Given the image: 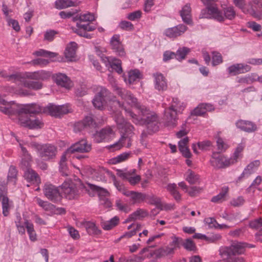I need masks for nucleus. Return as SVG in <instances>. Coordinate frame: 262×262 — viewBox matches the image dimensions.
<instances>
[{"mask_svg": "<svg viewBox=\"0 0 262 262\" xmlns=\"http://www.w3.org/2000/svg\"><path fill=\"white\" fill-rule=\"evenodd\" d=\"M117 93L122 99L129 105L135 106L140 110L141 117H138L130 110L124 108L126 114L132 118L133 122L135 124H145L149 132H156L159 128V120L157 114L147 109L144 106L140 105L138 103L137 99L128 91L117 88Z\"/></svg>", "mask_w": 262, "mask_h": 262, "instance_id": "f257e3e1", "label": "nucleus"}, {"mask_svg": "<svg viewBox=\"0 0 262 262\" xmlns=\"http://www.w3.org/2000/svg\"><path fill=\"white\" fill-rule=\"evenodd\" d=\"M115 119L118 128L120 130L121 136L119 141L109 146L108 148L117 150L122 146L129 147L132 145V138L134 135L133 126L126 122L121 115H117Z\"/></svg>", "mask_w": 262, "mask_h": 262, "instance_id": "f03ea898", "label": "nucleus"}, {"mask_svg": "<svg viewBox=\"0 0 262 262\" xmlns=\"http://www.w3.org/2000/svg\"><path fill=\"white\" fill-rule=\"evenodd\" d=\"M24 106L29 107L19 115L18 118L19 123L21 125L28 127L30 129L41 128L43 125L41 121L38 118L34 117L32 115L43 112V108L35 103L25 104Z\"/></svg>", "mask_w": 262, "mask_h": 262, "instance_id": "7ed1b4c3", "label": "nucleus"}, {"mask_svg": "<svg viewBox=\"0 0 262 262\" xmlns=\"http://www.w3.org/2000/svg\"><path fill=\"white\" fill-rule=\"evenodd\" d=\"M212 3L206 5L207 7L202 10L200 18H213L219 22L224 21L226 19L233 20L236 16V11L233 6L224 8L222 11L216 7L211 6Z\"/></svg>", "mask_w": 262, "mask_h": 262, "instance_id": "20e7f679", "label": "nucleus"}, {"mask_svg": "<svg viewBox=\"0 0 262 262\" xmlns=\"http://www.w3.org/2000/svg\"><path fill=\"white\" fill-rule=\"evenodd\" d=\"M0 76L9 81L23 85L26 78L31 80H46L50 76V74L45 71H40L25 73L15 72L8 74L5 71H0Z\"/></svg>", "mask_w": 262, "mask_h": 262, "instance_id": "39448f33", "label": "nucleus"}, {"mask_svg": "<svg viewBox=\"0 0 262 262\" xmlns=\"http://www.w3.org/2000/svg\"><path fill=\"white\" fill-rule=\"evenodd\" d=\"M21 147L22 157H21V167L24 170V177L28 182L33 184H38L40 182V178L38 174L32 169L30 168V163L32 160L31 155L28 153L26 148L19 143Z\"/></svg>", "mask_w": 262, "mask_h": 262, "instance_id": "423d86ee", "label": "nucleus"}, {"mask_svg": "<svg viewBox=\"0 0 262 262\" xmlns=\"http://www.w3.org/2000/svg\"><path fill=\"white\" fill-rule=\"evenodd\" d=\"M248 244L245 243L234 242L229 247L220 250V254L224 259H229L233 256L244 254Z\"/></svg>", "mask_w": 262, "mask_h": 262, "instance_id": "0eeeda50", "label": "nucleus"}, {"mask_svg": "<svg viewBox=\"0 0 262 262\" xmlns=\"http://www.w3.org/2000/svg\"><path fill=\"white\" fill-rule=\"evenodd\" d=\"M3 106H0V112L5 115L12 117L16 116L17 119L19 117V115L23 111L27 110L29 106H24V105H18L14 103L13 101L7 102L5 100V103H1Z\"/></svg>", "mask_w": 262, "mask_h": 262, "instance_id": "6e6552de", "label": "nucleus"}, {"mask_svg": "<svg viewBox=\"0 0 262 262\" xmlns=\"http://www.w3.org/2000/svg\"><path fill=\"white\" fill-rule=\"evenodd\" d=\"M32 147L37 149L39 156L43 160H49L54 158L57 152V149L55 146L51 144L39 145L33 142L30 144Z\"/></svg>", "mask_w": 262, "mask_h": 262, "instance_id": "1a4fd4ad", "label": "nucleus"}, {"mask_svg": "<svg viewBox=\"0 0 262 262\" xmlns=\"http://www.w3.org/2000/svg\"><path fill=\"white\" fill-rule=\"evenodd\" d=\"M211 165L215 168H223L235 163L232 158H228L218 153H213L210 160Z\"/></svg>", "mask_w": 262, "mask_h": 262, "instance_id": "9d476101", "label": "nucleus"}, {"mask_svg": "<svg viewBox=\"0 0 262 262\" xmlns=\"http://www.w3.org/2000/svg\"><path fill=\"white\" fill-rule=\"evenodd\" d=\"M89 186L92 190L97 193L101 205L106 208L112 206V203L109 199L110 193L106 189L94 184H89Z\"/></svg>", "mask_w": 262, "mask_h": 262, "instance_id": "9b49d317", "label": "nucleus"}, {"mask_svg": "<svg viewBox=\"0 0 262 262\" xmlns=\"http://www.w3.org/2000/svg\"><path fill=\"white\" fill-rule=\"evenodd\" d=\"M71 112V108L68 105H55L49 104L43 107V113H49L50 115L55 117H60Z\"/></svg>", "mask_w": 262, "mask_h": 262, "instance_id": "f8f14e48", "label": "nucleus"}, {"mask_svg": "<svg viewBox=\"0 0 262 262\" xmlns=\"http://www.w3.org/2000/svg\"><path fill=\"white\" fill-rule=\"evenodd\" d=\"M108 95L109 92L106 89L100 87L93 99L94 106L99 110H102L106 103Z\"/></svg>", "mask_w": 262, "mask_h": 262, "instance_id": "ddd939ff", "label": "nucleus"}, {"mask_svg": "<svg viewBox=\"0 0 262 262\" xmlns=\"http://www.w3.org/2000/svg\"><path fill=\"white\" fill-rule=\"evenodd\" d=\"M66 198L69 200L77 198L79 192L76 184L71 181H65L61 186Z\"/></svg>", "mask_w": 262, "mask_h": 262, "instance_id": "4468645a", "label": "nucleus"}, {"mask_svg": "<svg viewBox=\"0 0 262 262\" xmlns=\"http://www.w3.org/2000/svg\"><path fill=\"white\" fill-rule=\"evenodd\" d=\"M45 195L50 201L57 203L61 201L62 196L58 188L54 185L47 184L43 188Z\"/></svg>", "mask_w": 262, "mask_h": 262, "instance_id": "2eb2a0df", "label": "nucleus"}, {"mask_svg": "<svg viewBox=\"0 0 262 262\" xmlns=\"http://www.w3.org/2000/svg\"><path fill=\"white\" fill-rule=\"evenodd\" d=\"M91 144H89L86 140L82 139L72 145L68 149H67L66 153H86L89 152L91 150Z\"/></svg>", "mask_w": 262, "mask_h": 262, "instance_id": "dca6fc26", "label": "nucleus"}, {"mask_svg": "<svg viewBox=\"0 0 262 262\" xmlns=\"http://www.w3.org/2000/svg\"><path fill=\"white\" fill-rule=\"evenodd\" d=\"M77 28L73 29V31L80 36L86 38H91L92 36L88 32L93 31L96 29V27L91 25L90 24H81L76 23Z\"/></svg>", "mask_w": 262, "mask_h": 262, "instance_id": "f3484780", "label": "nucleus"}, {"mask_svg": "<svg viewBox=\"0 0 262 262\" xmlns=\"http://www.w3.org/2000/svg\"><path fill=\"white\" fill-rule=\"evenodd\" d=\"M178 114V112L170 108L169 107L165 109L164 120L166 126L174 127L177 125Z\"/></svg>", "mask_w": 262, "mask_h": 262, "instance_id": "a211bd4d", "label": "nucleus"}, {"mask_svg": "<svg viewBox=\"0 0 262 262\" xmlns=\"http://www.w3.org/2000/svg\"><path fill=\"white\" fill-rule=\"evenodd\" d=\"M110 44L112 49L116 55L123 57L125 55V52L118 35H114L111 39Z\"/></svg>", "mask_w": 262, "mask_h": 262, "instance_id": "6ab92c4d", "label": "nucleus"}, {"mask_svg": "<svg viewBox=\"0 0 262 262\" xmlns=\"http://www.w3.org/2000/svg\"><path fill=\"white\" fill-rule=\"evenodd\" d=\"M187 29V26L181 24L166 29L164 35L170 38H175L184 33Z\"/></svg>", "mask_w": 262, "mask_h": 262, "instance_id": "aec40b11", "label": "nucleus"}, {"mask_svg": "<svg viewBox=\"0 0 262 262\" xmlns=\"http://www.w3.org/2000/svg\"><path fill=\"white\" fill-rule=\"evenodd\" d=\"M114 132L110 127L102 129L94 135V140L97 143H100L108 140L113 135Z\"/></svg>", "mask_w": 262, "mask_h": 262, "instance_id": "412c9836", "label": "nucleus"}, {"mask_svg": "<svg viewBox=\"0 0 262 262\" xmlns=\"http://www.w3.org/2000/svg\"><path fill=\"white\" fill-rule=\"evenodd\" d=\"M155 88L159 91H164L167 89V81L163 75L157 72L153 74Z\"/></svg>", "mask_w": 262, "mask_h": 262, "instance_id": "4be33fe9", "label": "nucleus"}, {"mask_svg": "<svg viewBox=\"0 0 262 262\" xmlns=\"http://www.w3.org/2000/svg\"><path fill=\"white\" fill-rule=\"evenodd\" d=\"M251 67L248 64L243 63H236L230 66L227 69L229 74L232 75H236L250 71Z\"/></svg>", "mask_w": 262, "mask_h": 262, "instance_id": "5701e85b", "label": "nucleus"}, {"mask_svg": "<svg viewBox=\"0 0 262 262\" xmlns=\"http://www.w3.org/2000/svg\"><path fill=\"white\" fill-rule=\"evenodd\" d=\"M236 126L241 130L247 133H252L257 129L253 122L247 120H239L235 123Z\"/></svg>", "mask_w": 262, "mask_h": 262, "instance_id": "b1692460", "label": "nucleus"}, {"mask_svg": "<svg viewBox=\"0 0 262 262\" xmlns=\"http://www.w3.org/2000/svg\"><path fill=\"white\" fill-rule=\"evenodd\" d=\"M96 124L91 116H86L82 121L78 122L74 125L75 132H79L85 128L96 127Z\"/></svg>", "mask_w": 262, "mask_h": 262, "instance_id": "393cba45", "label": "nucleus"}, {"mask_svg": "<svg viewBox=\"0 0 262 262\" xmlns=\"http://www.w3.org/2000/svg\"><path fill=\"white\" fill-rule=\"evenodd\" d=\"M234 5L242 10L244 13L250 14L254 17H256L255 12L252 9L250 3L247 4L245 0H233Z\"/></svg>", "mask_w": 262, "mask_h": 262, "instance_id": "a878e982", "label": "nucleus"}, {"mask_svg": "<svg viewBox=\"0 0 262 262\" xmlns=\"http://www.w3.org/2000/svg\"><path fill=\"white\" fill-rule=\"evenodd\" d=\"M180 15L184 23L192 25L191 9L189 4H187L182 8L180 11Z\"/></svg>", "mask_w": 262, "mask_h": 262, "instance_id": "bb28decb", "label": "nucleus"}, {"mask_svg": "<svg viewBox=\"0 0 262 262\" xmlns=\"http://www.w3.org/2000/svg\"><path fill=\"white\" fill-rule=\"evenodd\" d=\"M54 79L57 84L69 89L71 86L70 79L64 74L58 73L54 75Z\"/></svg>", "mask_w": 262, "mask_h": 262, "instance_id": "cd10ccee", "label": "nucleus"}, {"mask_svg": "<svg viewBox=\"0 0 262 262\" xmlns=\"http://www.w3.org/2000/svg\"><path fill=\"white\" fill-rule=\"evenodd\" d=\"M123 194L130 198L133 204L139 203L145 199L144 194L134 191H123Z\"/></svg>", "mask_w": 262, "mask_h": 262, "instance_id": "c85d7f7f", "label": "nucleus"}, {"mask_svg": "<svg viewBox=\"0 0 262 262\" xmlns=\"http://www.w3.org/2000/svg\"><path fill=\"white\" fill-rule=\"evenodd\" d=\"M77 46V45L75 42H71L67 46L64 51V55L68 61H72L75 60Z\"/></svg>", "mask_w": 262, "mask_h": 262, "instance_id": "c756f323", "label": "nucleus"}, {"mask_svg": "<svg viewBox=\"0 0 262 262\" xmlns=\"http://www.w3.org/2000/svg\"><path fill=\"white\" fill-rule=\"evenodd\" d=\"M214 110L212 105L208 103H202L199 105L191 113V115L194 116H202L207 111H211Z\"/></svg>", "mask_w": 262, "mask_h": 262, "instance_id": "7c9ffc66", "label": "nucleus"}, {"mask_svg": "<svg viewBox=\"0 0 262 262\" xmlns=\"http://www.w3.org/2000/svg\"><path fill=\"white\" fill-rule=\"evenodd\" d=\"M189 139L185 137L179 142V149L182 155L186 158H189L191 156V154L187 146Z\"/></svg>", "mask_w": 262, "mask_h": 262, "instance_id": "2f4dec72", "label": "nucleus"}, {"mask_svg": "<svg viewBox=\"0 0 262 262\" xmlns=\"http://www.w3.org/2000/svg\"><path fill=\"white\" fill-rule=\"evenodd\" d=\"M73 20L76 21L77 23H86L89 24V22L95 20L94 15L90 13H83L76 15L73 17Z\"/></svg>", "mask_w": 262, "mask_h": 262, "instance_id": "473e14b6", "label": "nucleus"}, {"mask_svg": "<svg viewBox=\"0 0 262 262\" xmlns=\"http://www.w3.org/2000/svg\"><path fill=\"white\" fill-rule=\"evenodd\" d=\"M0 201L2 204L3 214L7 216L9 213V210L11 205V203L7 196V194L0 195Z\"/></svg>", "mask_w": 262, "mask_h": 262, "instance_id": "72a5a7b5", "label": "nucleus"}, {"mask_svg": "<svg viewBox=\"0 0 262 262\" xmlns=\"http://www.w3.org/2000/svg\"><path fill=\"white\" fill-rule=\"evenodd\" d=\"M260 165V161L258 160H254L249 163L243 171L242 176L243 177H249L253 173L255 169Z\"/></svg>", "mask_w": 262, "mask_h": 262, "instance_id": "f704fd0d", "label": "nucleus"}, {"mask_svg": "<svg viewBox=\"0 0 262 262\" xmlns=\"http://www.w3.org/2000/svg\"><path fill=\"white\" fill-rule=\"evenodd\" d=\"M79 2L77 1H72L71 0H57L55 2V7L57 9H62L68 7L77 6Z\"/></svg>", "mask_w": 262, "mask_h": 262, "instance_id": "c9c22d12", "label": "nucleus"}, {"mask_svg": "<svg viewBox=\"0 0 262 262\" xmlns=\"http://www.w3.org/2000/svg\"><path fill=\"white\" fill-rule=\"evenodd\" d=\"M82 225L90 235H97L100 233V230L95 224L91 222H84Z\"/></svg>", "mask_w": 262, "mask_h": 262, "instance_id": "e433bc0d", "label": "nucleus"}, {"mask_svg": "<svg viewBox=\"0 0 262 262\" xmlns=\"http://www.w3.org/2000/svg\"><path fill=\"white\" fill-rule=\"evenodd\" d=\"M147 213L146 211L142 209H138L136 211L129 215L128 217L126 220L125 222H128L132 221L141 220V219L146 216Z\"/></svg>", "mask_w": 262, "mask_h": 262, "instance_id": "4c0bfd02", "label": "nucleus"}, {"mask_svg": "<svg viewBox=\"0 0 262 262\" xmlns=\"http://www.w3.org/2000/svg\"><path fill=\"white\" fill-rule=\"evenodd\" d=\"M37 81L30 80L25 79L23 85L28 89H32L33 90H38L42 88V83L40 80H36Z\"/></svg>", "mask_w": 262, "mask_h": 262, "instance_id": "58836bf2", "label": "nucleus"}, {"mask_svg": "<svg viewBox=\"0 0 262 262\" xmlns=\"http://www.w3.org/2000/svg\"><path fill=\"white\" fill-rule=\"evenodd\" d=\"M25 227L27 229V231L29 235V238L31 241H35L37 239L36 234L34 229L33 224L27 220H25Z\"/></svg>", "mask_w": 262, "mask_h": 262, "instance_id": "ea45409f", "label": "nucleus"}, {"mask_svg": "<svg viewBox=\"0 0 262 262\" xmlns=\"http://www.w3.org/2000/svg\"><path fill=\"white\" fill-rule=\"evenodd\" d=\"M169 107L178 113H181L185 105L183 102H181L178 98H173Z\"/></svg>", "mask_w": 262, "mask_h": 262, "instance_id": "a19ab883", "label": "nucleus"}, {"mask_svg": "<svg viewBox=\"0 0 262 262\" xmlns=\"http://www.w3.org/2000/svg\"><path fill=\"white\" fill-rule=\"evenodd\" d=\"M140 73L138 70L135 69L131 70L128 73V77L124 78V80L126 83L132 84L139 78Z\"/></svg>", "mask_w": 262, "mask_h": 262, "instance_id": "79ce46f5", "label": "nucleus"}, {"mask_svg": "<svg viewBox=\"0 0 262 262\" xmlns=\"http://www.w3.org/2000/svg\"><path fill=\"white\" fill-rule=\"evenodd\" d=\"M119 219L115 216L107 221H104L101 223L102 228L106 230H109L115 227L119 223Z\"/></svg>", "mask_w": 262, "mask_h": 262, "instance_id": "37998d69", "label": "nucleus"}, {"mask_svg": "<svg viewBox=\"0 0 262 262\" xmlns=\"http://www.w3.org/2000/svg\"><path fill=\"white\" fill-rule=\"evenodd\" d=\"M228 191L229 187L226 186H223L222 188L220 193L216 196H213L211 199V201L214 203H219L222 202L223 200H224V198L228 194Z\"/></svg>", "mask_w": 262, "mask_h": 262, "instance_id": "c03bdc74", "label": "nucleus"}, {"mask_svg": "<svg viewBox=\"0 0 262 262\" xmlns=\"http://www.w3.org/2000/svg\"><path fill=\"white\" fill-rule=\"evenodd\" d=\"M249 227L252 229H258L259 228L262 227V219L259 218L258 219H256L254 221H252L249 222ZM262 231V229L259 231L256 234V238L257 240H259L262 242V240L260 239V233Z\"/></svg>", "mask_w": 262, "mask_h": 262, "instance_id": "a18cd8bd", "label": "nucleus"}, {"mask_svg": "<svg viewBox=\"0 0 262 262\" xmlns=\"http://www.w3.org/2000/svg\"><path fill=\"white\" fill-rule=\"evenodd\" d=\"M130 155V152H123L110 160V163L112 164H117L127 160Z\"/></svg>", "mask_w": 262, "mask_h": 262, "instance_id": "49530a36", "label": "nucleus"}, {"mask_svg": "<svg viewBox=\"0 0 262 262\" xmlns=\"http://www.w3.org/2000/svg\"><path fill=\"white\" fill-rule=\"evenodd\" d=\"M121 64V61L120 59L113 57L109 68H111L118 74H121L123 72Z\"/></svg>", "mask_w": 262, "mask_h": 262, "instance_id": "de8ad7c7", "label": "nucleus"}, {"mask_svg": "<svg viewBox=\"0 0 262 262\" xmlns=\"http://www.w3.org/2000/svg\"><path fill=\"white\" fill-rule=\"evenodd\" d=\"M186 174V180L190 184L196 183L199 179V176L190 169L187 171Z\"/></svg>", "mask_w": 262, "mask_h": 262, "instance_id": "09e8293b", "label": "nucleus"}, {"mask_svg": "<svg viewBox=\"0 0 262 262\" xmlns=\"http://www.w3.org/2000/svg\"><path fill=\"white\" fill-rule=\"evenodd\" d=\"M25 221H22L21 217L19 214H17L15 223L16 226L19 234L23 235L25 233V225L24 224Z\"/></svg>", "mask_w": 262, "mask_h": 262, "instance_id": "8fccbe9b", "label": "nucleus"}, {"mask_svg": "<svg viewBox=\"0 0 262 262\" xmlns=\"http://www.w3.org/2000/svg\"><path fill=\"white\" fill-rule=\"evenodd\" d=\"M190 52V49L187 47H183L178 50L175 53V58L179 60H182L185 59L186 55Z\"/></svg>", "mask_w": 262, "mask_h": 262, "instance_id": "3c124183", "label": "nucleus"}, {"mask_svg": "<svg viewBox=\"0 0 262 262\" xmlns=\"http://www.w3.org/2000/svg\"><path fill=\"white\" fill-rule=\"evenodd\" d=\"M108 174L112 178L114 184L116 188L123 194V191H128L124 188V186L116 179L115 176L112 172L108 171Z\"/></svg>", "mask_w": 262, "mask_h": 262, "instance_id": "603ef678", "label": "nucleus"}, {"mask_svg": "<svg viewBox=\"0 0 262 262\" xmlns=\"http://www.w3.org/2000/svg\"><path fill=\"white\" fill-rule=\"evenodd\" d=\"M33 54L37 56H45L50 57H54L57 55V54L54 52H51L40 49L38 51L34 52Z\"/></svg>", "mask_w": 262, "mask_h": 262, "instance_id": "864d4df0", "label": "nucleus"}, {"mask_svg": "<svg viewBox=\"0 0 262 262\" xmlns=\"http://www.w3.org/2000/svg\"><path fill=\"white\" fill-rule=\"evenodd\" d=\"M17 171L15 167L11 166L10 167L7 179L8 181L13 182L15 183Z\"/></svg>", "mask_w": 262, "mask_h": 262, "instance_id": "5fc2aeb1", "label": "nucleus"}, {"mask_svg": "<svg viewBox=\"0 0 262 262\" xmlns=\"http://www.w3.org/2000/svg\"><path fill=\"white\" fill-rule=\"evenodd\" d=\"M174 250V247H165L160 249L158 250V253L161 256H167L173 253Z\"/></svg>", "mask_w": 262, "mask_h": 262, "instance_id": "6e6d98bb", "label": "nucleus"}, {"mask_svg": "<svg viewBox=\"0 0 262 262\" xmlns=\"http://www.w3.org/2000/svg\"><path fill=\"white\" fill-rule=\"evenodd\" d=\"M182 245L187 250L195 251L196 250V246L194 243L190 238H187L185 242H183Z\"/></svg>", "mask_w": 262, "mask_h": 262, "instance_id": "4d7b16f0", "label": "nucleus"}, {"mask_svg": "<svg viewBox=\"0 0 262 262\" xmlns=\"http://www.w3.org/2000/svg\"><path fill=\"white\" fill-rule=\"evenodd\" d=\"M212 64L213 66H215L223 62L222 57L220 53L216 52L212 53Z\"/></svg>", "mask_w": 262, "mask_h": 262, "instance_id": "13d9d810", "label": "nucleus"}, {"mask_svg": "<svg viewBox=\"0 0 262 262\" xmlns=\"http://www.w3.org/2000/svg\"><path fill=\"white\" fill-rule=\"evenodd\" d=\"M119 27L126 31H132L134 29V25L129 21L123 20L119 24Z\"/></svg>", "mask_w": 262, "mask_h": 262, "instance_id": "bf43d9fd", "label": "nucleus"}, {"mask_svg": "<svg viewBox=\"0 0 262 262\" xmlns=\"http://www.w3.org/2000/svg\"><path fill=\"white\" fill-rule=\"evenodd\" d=\"M244 147L245 145L243 143H241L238 145L234 152L233 158H231L232 160L235 161V162L237 161V159L240 157L241 153L243 151Z\"/></svg>", "mask_w": 262, "mask_h": 262, "instance_id": "052dcab7", "label": "nucleus"}, {"mask_svg": "<svg viewBox=\"0 0 262 262\" xmlns=\"http://www.w3.org/2000/svg\"><path fill=\"white\" fill-rule=\"evenodd\" d=\"M50 62V61L48 59L38 58L34 60H32L30 63L34 66H44L47 65Z\"/></svg>", "mask_w": 262, "mask_h": 262, "instance_id": "680f3d73", "label": "nucleus"}, {"mask_svg": "<svg viewBox=\"0 0 262 262\" xmlns=\"http://www.w3.org/2000/svg\"><path fill=\"white\" fill-rule=\"evenodd\" d=\"M116 205L118 209L128 212L130 211V209L127 205L123 204L120 200H117L116 202Z\"/></svg>", "mask_w": 262, "mask_h": 262, "instance_id": "e2e57ef3", "label": "nucleus"}, {"mask_svg": "<svg viewBox=\"0 0 262 262\" xmlns=\"http://www.w3.org/2000/svg\"><path fill=\"white\" fill-rule=\"evenodd\" d=\"M217 149L220 152L224 151L227 148L228 145L224 142L221 138L217 139L216 141Z\"/></svg>", "mask_w": 262, "mask_h": 262, "instance_id": "0e129e2a", "label": "nucleus"}, {"mask_svg": "<svg viewBox=\"0 0 262 262\" xmlns=\"http://www.w3.org/2000/svg\"><path fill=\"white\" fill-rule=\"evenodd\" d=\"M7 23L8 25L11 26L15 31L18 32L20 30V27L17 20L11 18H7Z\"/></svg>", "mask_w": 262, "mask_h": 262, "instance_id": "69168bd1", "label": "nucleus"}, {"mask_svg": "<svg viewBox=\"0 0 262 262\" xmlns=\"http://www.w3.org/2000/svg\"><path fill=\"white\" fill-rule=\"evenodd\" d=\"M245 200L242 196H238L237 198L233 199L230 204L234 207H238L244 204Z\"/></svg>", "mask_w": 262, "mask_h": 262, "instance_id": "338daca9", "label": "nucleus"}, {"mask_svg": "<svg viewBox=\"0 0 262 262\" xmlns=\"http://www.w3.org/2000/svg\"><path fill=\"white\" fill-rule=\"evenodd\" d=\"M57 33L54 30H48L47 31L44 35V39L48 41H52L53 40L55 34Z\"/></svg>", "mask_w": 262, "mask_h": 262, "instance_id": "774afa93", "label": "nucleus"}]
</instances>
